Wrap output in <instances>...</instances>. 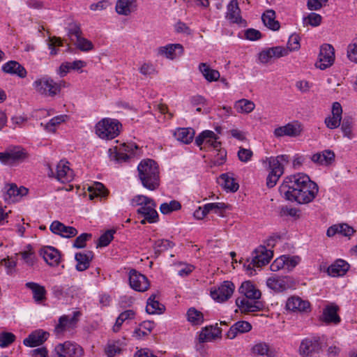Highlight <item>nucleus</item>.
<instances>
[{"mask_svg": "<svg viewBox=\"0 0 357 357\" xmlns=\"http://www.w3.org/2000/svg\"><path fill=\"white\" fill-rule=\"evenodd\" d=\"M25 286L32 291L36 302L39 303L45 299L46 290L43 286L33 282H26Z\"/></svg>", "mask_w": 357, "mask_h": 357, "instance_id": "ea45409f", "label": "nucleus"}, {"mask_svg": "<svg viewBox=\"0 0 357 357\" xmlns=\"http://www.w3.org/2000/svg\"><path fill=\"white\" fill-rule=\"evenodd\" d=\"M266 284L275 291L282 292L294 287L296 282L290 276H278L274 275L267 279Z\"/></svg>", "mask_w": 357, "mask_h": 357, "instance_id": "9d476101", "label": "nucleus"}, {"mask_svg": "<svg viewBox=\"0 0 357 357\" xmlns=\"http://www.w3.org/2000/svg\"><path fill=\"white\" fill-rule=\"evenodd\" d=\"M174 243L167 239H160L155 242L153 245L154 253L156 257L159 256L160 253L173 248Z\"/></svg>", "mask_w": 357, "mask_h": 357, "instance_id": "603ef678", "label": "nucleus"}, {"mask_svg": "<svg viewBox=\"0 0 357 357\" xmlns=\"http://www.w3.org/2000/svg\"><path fill=\"white\" fill-rule=\"evenodd\" d=\"M156 296L152 294L147 300L146 311L149 314H161L165 310V306L155 300Z\"/></svg>", "mask_w": 357, "mask_h": 357, "instance_id": "a18cd8bd", "label": "nucleus"}, {"mask_svg": "<svg viewBox=\"0 0 357 357\" xmlns=\"http://www.w3.org/2000/svg\"><path fill=\"white\" fill-rule=\"evenodd\" d=\"M302 132V123L298 121H293L283 126L276 128L273 131V134L276 137H282L285 136L297 137L301 135Z\"/></svg>", "mask_w": 357, "mask_h": 357, "instance_id": "ddd939ff", "label": "nucleus"}, {"mask_svg": "<svg viewBox=\"0 0 357 357\" xmlns=\"http://www.w3.org/2000/svg\"><path fill=\"white\" fill-rule=\"evenodd\" d=\"M131 204L133 206H139L137 210V213L145 218L148 222L154 223L158 221L156 204L151 198L138 195L132 199Z\"/></svg>", "mask_w": 357, "mask_h": 357, "instance_id": "f03ea898", "label": "nucleus"}, {"mask_svg": "<svg viewBox=\"0 0 357 357\" xmlns=\"http://www.w3.org/2000/svg\"><path fill=\"white\" fill-rule=\"evenodd\" d=\"M355 229L346 223L336 224L328 227L326 235L333 237L337 234L350 238L354 233Z\"/></svg>", "mask_w": 357, "mask_h": 357, "instance_id": "bb28decb", "label": "nucleus"}, {"mask_svg": "<svg viewBox=\"0 0 357 357\" xmlns=\"http://www.w3.org/2000/svg\"><path fill=\"white\" fill-rule=\"evenodd\" d=\"M187 320L194 326L201 325L204 321V315L202 312L197 310L195 307H190L187 311Z\"/></svg>", "mask_w": 357, "mask_h": 357, "instance_id": "09e8293b", "label": "nucleus"}, {"mask_svg": "<svg viewBox=\"0 0 357 357\" xmlns=\"http://www.w3.org/2000/svg\"><path fill=\"white\" fill-rule=\"evenodd\" d=\"M25 153L20 148H16L6 152H0V162L4 165H13L23 159Z\"/></svg>", "mask_w": 357, "mask_h": 357, "instance_id": "b1692460", "label": "nucleus"}, {"mask_svg": "<svg viewBox=\"0 0 357 357\" xmlns=\"http://www.w3.org/2000/svg\"><path fill=\"white\" fill-rule=\"evenodd\" d=\"M114 234V231L108 230L105 232L99 238L98 247H105L107 246L109 243L113 239V235Z\"/></svg>", "mask_w": 357, "mask_h": 357, "instance_id": "e2e57ef3", "label": "nucleus"}, {"mask_svg": "<svg viewBox=\"0 0 357 357\" xmlns=\"http://www.w3.org/2000/svg\"><path fill=\"white\" fill-rule=\"evenodd\" d=\"M124 343L121 340H109L106 344L104 352L107 357H115L122 353Z\"/></svg>", "mask_w": 357, "mask_h": 357, "instance_id": "e433bc0d", "label": "nucleus"}, {"mask_svg": "<svg viewBox=\"0 0 357 357\" xmlns=\"http://www.w3.org/2000/svg\"><path fill=\"white\" fill-rule=\"evenodd\" d=\"M75 43L77 47L83 52L91 50L93 47L92 43L86 38L82 37V35L75 39Z\"/></svg>", "mask_w": 357, "mask_h": 357, "instance_id": "13d9d810", "label": "nucleus"}, {"mask_svg": "<svg viewBox=\"0 0 357 357\" xmlns=\"http://www.w3.org/2000/svg\"><path fill=\"white\" fill-rule=\"evenodd\" d=\"M228 208V205L223 202L208 203L205 204V210L208 213L213 212L220 216H224V212Z\"/></svg>", "mask_w": 357, "mask_h": 357, "instance_id": "8fccbe9b", "label": "nucleus"}, {"mask_svg": "<svg viewBox=\"0 0 357 357\" xmlns=\"http://www.w3.org/2000/svg\"><path fill=\"white\" fill-rule=\"evenodd\" d=\"M281 216H290L296 219L300 217V210L296 208L284 206L280 211Z\"/></svg>", "mask_w": 357, "mask_h": 357, "instance_id": "338daca9", "label": "nucleus"}, {"mask_svg": "<svg viewBox=\"0 0 357 357\" xmlns=\"http://www.w3.org/2000/svg\"><path fill=\"white\" fill-rule=\"evenodd\" d=\"M67 118L66 115H59L54 116L45 126V130L48 132H54L55 127L61 123L64 122Z\"/></svg>", "mask_w": 357, "mask_h": 357, "instance_id": "6e6d98bb", "label": "nucleus"}, {"mask_svg": "<svg viewBox=\"0 0 357 357\" xmlns=\"http://www.w3.org/2000/svg\"><path fill=\"white\" fill-rule=\"evenodd\" d=\"M335 61V50L330 44H324L320 48L319 60L315 66L321 70H325L331 66Z\"/></svg>", "mask_w": 357, "mask_h": 357, "instance_id": "f8f14e48", "label": "nucleus"}, {"mask_svg": "<svg viewBox=\"0 0 357 357\" xmlns=\"http://www.w3.org/2000/svg\"><path fill=\"white\" fill-rule=\"evenodd\" d=\"M137 7V0H118L115 8L118 14L128 16L134 12Z\"/></svg>", "mask_w": 357, "mask_h": 357, "instance_id": "473e14b6", "label": "nucleus"}, {"mask_svg": "<svg viewBox=\"0 0 357 357\" xmlns=\"http://www.w3.org/2000/svg\"><path fill=\"white\" fill-rule=\"evenodd\" d=\"M122 128L121 123L116 119L105 118L96 125V133L101 139H112L116 137Z\"/></svg>", "mask_w": 357, "mask_h": 357, "instance_id": "39448f33", "label": "nucleus"}, {"mask_svg": "<svg viewBox=\"0 0 357 357\" xmlns=\"http://www.w3.org/2000/svg\"><path fill=\"white\" fill-rule=\"evenodd\" d=\"M1 68L5 73L15 75L21 78L26 76V69L15 61H8L2 66Z\"/></svg>", "mask_w": 357, "mask_h": 357, "instance_id": "2f4dec72", "label": "nucleus"}, {"mask_svg": "<svg viewBox=\"0 0 357 357\" xmlns=\"http://www.w3.org/2000/svg\"><path fill=\"white\" fill-rule=\"evenodd\" d=\"M241 10L236 0H231L227 6V18L232 23L244 24L241 16Z\"/></svg>", "mask_w": 357, "mask_h": 357, "instance_id": "c756f323", "label": "nucleus"}, {"mask_svg": "<svg viewBox=\"0 0 357 357\" xmlns=\"http://www.w3.org/2000/svg\"><path fill=\"white\" fill-rule=\"evenodd\" d=\"M138 146L132 142L123 143L108 150L109 160L118 164L127 162L135 155Z\"/></svg>", "mask_w": 357, "mask_h": 357, "instance_id": "423d86ee", "label": "nucleus"}, {"mask_svg": "<svg viewBox=\"0 0 357 357\" xmlns=\"http://www.w3.org/2000/svg\"><path fill=\"white\" fill-rule=\"evenodd\" d=\"M221 185L223 188L229 192H236L239 188V185L235 181V179L229 174H222L220 176Z\"/></svg>", "mask_w": 357, "mask_h": 357, "instance_id": "de8ad7c7", "label": "nucleus"}, {"mask_svg": "<svg viewBox=\"0 0 357 357\" xmlns=\"http://www.w3.org/2000/svg\"><path fill=\"white\" fill-rule=\"evenodd\" d=\"M237 155L239 160L243 162H248L252 157L253 153L250 149L240 147Z\"/></svg>", "mask_w": 357, "mask_h": 357, "instance_id": "774afa93", "label": "nucleus"}, {"mask_svg": "<svg viewBox=\"0 0 357 357\" xmlns=\"http://www.w3.org/2000/svg\"><path fill=\"white\" fill-rule=\"evenodd\" d=\"M54 357H82L84 355L83 349L75 343L65 342L59 344L55 348Z\"/></svg>", "mask_w": 357, "mask_h": 357, "instance_id": "9b49d317", "label": "nucleus"}, {"mask_svg": "<svg viewBox=\"0 0 357 357\" xmlns=\"http://www.w3.org/2000/svg\"><path fill=\"white\" fill-rule=\"evenodd\" d=\"M321 346L319 337H307L302 340L299 347V354L303 357L312 356L319 353Z\"/></svg>", "mask_w": 357, "mask_h": 357, "instance_id": "2eb2a0df", "label": "nucleus"}, {"mask_svg": "<svg viewBox=\"0 0 357 357\" xmlns=\"http://www.w3.org/2000/svg\"><path fill=\"white\" fill-rule=\"evenodd\" d=\"M63 45V42L60 38L52 37L49 38L48 47L50 50V55L54 56L58 53V47Z\"/></svg>", "mask_w": 357, "mask_h": 357, "instance_id": "052dcab7", "label": "nucleus"}, {"mask_svg": "<svg viewBox=\"0 0 357 357\" xmlns=\"http://www.w3.org/2000/svg\"><path fill=\"white\" fill-rule=\"evenodd\" d=\"M321 16L315 13H310L307 17H304L303 22L305 24H310L312 26H317L321 24Z\"/></svg>", "mask_w": 357, "mask_h": 357, "instance_id": "680f3d73", "label": "nucleus"}, {"mask_svg": "<svg viewBox=\"0 0 357 357\" xmlns=\"http://www.w3.org/2000/svg\"><path fill=\"white\" fill-rule=\"evenodd\" d=\"M238 291L243 296L242 298L260 299L261 291L250 282H243L239 287Z\"/></svg>", "mask_w": 357, "mask_h": 357, "instance_id": "cd10ccee", "label": "nucleus"}, {"mask_svg": "<svg viewBox=\"0 0 357 357\" xmlns=\"http://www.w3.org/2000/svg\"><path fill=\"white\" fill-rule=\"evenodd\" d=\"M183 53V47L182 45L168 44L165 46L160 47L158 49V54L169 59H174Z\"/></svg>", "mask_w": 357, "mask_h": 357, "instance_id": "393cba45", "label": "nucleus"}, {"mask_svg": "<svg viewBox=\"0 0 357 357\" xmlns=\"http://www.w3.org/2000/svg\"><path fill=\"white\" fill-rule=\"evenodd\" d=\"M236 304L241 312H255L262 310L264 305L259 299L237 298Z\"/></svg>", "mask_w": 357, "mask_h": 357, "instance_id": "6ab92c4d", "label": "nucleus"}, {"mask_svg": "<svg viewBox=\"0 0 357 357\" xmlns=\"http://www.w3.org/2000/svg\"><path fill=\"white\" fill-rule=\"evenodd\" d=\"M303 187L291 198V202H296L300 204H308L312 202L319 192L316 183L311 181L310 177L305 182Z\"/></svg>", "mask_w": 357, "mask_h": 357, "instance_id": "6e6552de", "label": "nucleus"}, {"mask_svg": "<svg viewBox=\"0 0 357 357\" xmlns=\"http://www.w3.org/2000/svg\"><path fill=\"white\" fill-rule=\"evenodd\" d=\"M286 49L288 50V54L290 52L298 50L300 48L299 37L294 34L289 38Z\"/></svg>", "mask_w": 357, "mask_h": 357, "instance_id": "69168bd1", "label": "nucleus"}, {"mask_svg": "<svg viewBox=\"0 0 357 357\" xmlns=\"http://www.w3.org/2000/svg\"><path fill=\"white\" fill-rule=\"evenodd\" d=\"M338 310V306L334 303L326 305L323 310L322 320L327 324H339L341 319L337 314Z\"/></svg>", "mask_w": 357, "mask_h": 357, "instance_id": "c85d7f7f", "label": "nucleus"}, {"mask_svg": "<svg viewBox=\"0 0 357 357\" xmlns=\"http://www.w3.org/2000/svg\"><path fill=\"white\" fill-rule=\"evenodd\" d=\"M265 166L269 170L266 178V185L268 188H271L276 185L279 178L284 174V172L275 167H268V164L265 165Z\"/></svg>", "mask_w": 357, "mask_h": 357, "instance_id": "79ce46f5", "label": "nucleus"}, {"mask_svg": "<svg viewBox=\"0 0 357 357\" xmlns=\"http://www.w3.org/2000/svg\"><path fill=\"white\" fill-rule=\"evenodd\" d=\"M218 139V137L214 132L206 130L196 137L195 144L197 146H200L201 149H202V145H204V147H213L215 149H218L220 147L221 144Z\"/></svg>", "mask_w": 357, "mask_h": 357, "instance_id": "f3484780", "label": "nucleus"}, {"mask_svg": "<svg viewBox=\"0 0 357 357\" xmlns=\"http://www.w3.org/2000/svg\"><path fill=\"white\" fill-rule=\"evenodd\" d=\"M50 229L54 234L63 238H72L77 234V230L75 227L66 226L64 224L57 220L52 222Z\"/></svg>", "mask_w": 357, "mask_h": 357, "instance_id": "4be33fe9", "label": "nucleus"}, {"mask_svg": "<svg viewBox=\"0 0 357 357\" xmlns=\"http://www.w3.org/2000/svg\"><path fill=\"white\" fill-rule=\"evenodd\" d=\"M93 258L92 251H85L84 252H77L75 254V260L77 261L76 269L78 271L86 270L90 265V262Z\"/></svg>", "mask_w": 357, "mask_h": 357, "instance_id": "c9c22d12", "label": "nucleus"}, {"mask_svg": "<svg viewBox=\"0 0 357 357\" xmlns=\"http://www.w3.org/2000/svg\"><path fill=\"white\" fill-rule=\"evenodd\" d=\"M275 12L272 9L266 10L261 16L264 24L273 31L280 29V25L278 20H275Z\"/></svg>", "mask_w": 357, "mask_h": 357, "instance_id": "4c0bfd02", "label": "nucleus"}, {"mask_svg": "<svg viewBox=\"0 0 357 357\" xmlns=\"http://www.w3.org/2000/svg\"><path fill=\"white\" fill-rule=\"evenodd\" d=\"M16 336L10 332L0 333V347L5 348L15 342Z\"/></svg>", "mask_w": 357, "mask_h": 357, "instance_id": "5fc2aeb1", "label": "nucleus"}, {"mask_svg": "<svg viewBox=\"0 0 357 357\" xmlns=\"http://www.w3.org/2000/svg\"><path fill=\"white\" fill-rule=\"evenodd\" d=\"M174 136L178 141L188 144L194 138L195 130L191 128H179L175 131Z\"/></svg>", "mask_w": 357, "mask_h": 357, "instance_id": "58836bf2", "label": "nucleus"}, {"mask_svg": "<svg viewBox=\"0 0 357 357\" xmlns=\"http://www.w3.org/2000/svg\"><path fill=\"white\" fill-rule=\"evenodd\" d=\"M27 192L28 190L24 187L18 188L14 183L8 184L4 188L3 199L8 203L15 202Z\"/></svg>", "mask_w": 357, "mask_h": 357, "instance_id": "aec40b11", "label": "nucleus"}, {"mask_svg": "<svg viewBox=\"0 0 357 357\" xmlns=\"http://www.w3.org/2000/svg\"><path fill=\"white\" fill-rule=\"evenodd\" d=\"M286 309L294 312H307L310 311V304L307 301L293 296L287 299Z\"/></svg>", "mask_w": 357, "mask_h": 357, "instance_id": "412c9836", "label": "nucleus"}, {"mask_svg": "<svg viewBox=\"0 0 357 357\" xmlns=\"http://www.w3.org/2000/svg\"><path fill=\"white\" fill-rule=\"evenodd\" d=\"M181 208L180 202L176 200H172L169 202L162 203L160 206V211L162 214H169L173 211L179 210Z\"/></svg>", "mask_w": 357, "mask_h": 357, "instance_id": "864d4df0", "label": "nucleus"}, {"mask_svg": "<svg viewBox=\"0 0 357 357\" xmlns=\"http://www.w3.org/2000/svg\"><path fill=\"white\" fill-rule=\"evenodd\" d=\"M91 234L83 233L78 236L74 241L73 247L83 248L86 246V242L91 238Z\"/></svg>", "mask_w": 357, "mask_h": 357, "instance_id": "0e129e2a", "label": "nucleus"}, {"mask_svg": "<svg viewBox=\"0 0 357 357\" xmlns=\"http://www.w3.org/2000/svg\"><path fill=\"white\" fill-rule=\"evenodd\" d=\"M349 266L346 261L337 259L328 268L327 272L332 277L342 276L349 271Z\"/></svg>", "mask_w": 357, "mask_h": 357, "instance_id": "72a5a7b5", "label": "nucleus"}, {"mask_svg": "<svg viewBox=\"0 0 357 357\" xmlns=\"http://www.w3.org/2000/svg\"><path fill=\"white\" fill-rule=\"evenodd\" d=\"M273 256V251L266 248L264 245H260L252 253L251 259H248L244 264V267L249 274L252 275L255 268H261L268 264Z\"/></svg>", "mask_w": 357, "mask_h": 357, "instance_id": "20e7f679", "label": "nucleus"}, {"mask_svg": "<svg viewBox=\"0 0 357 357\" xmlns=\"http://www.w3.org/2000/svg\"><path fill=\"white\" fill-rule=\"evenodd\" d=\"M199 70L204 77L209 82L217 81L220 77L218 70L211 69L206 63H201L199 65Z\"/></svg>", "mask_w": 357, "mask_h": 357, "instance_id": "a19ab883", "label": "nucleus"}, {"mask_svg": "<svg viewBox=\"0 0 357 357\" xmlns=\"http://www.w3.org/2000/svg\"><path fill=\"white\" fill-rule=\"evenodd\" d=\"M311 160L317 165L327 166L335 160V153L330 150L314 153L310 157Z\"/></svg>", "mask_w": 357, "mask_h": 357, "instance_id": "f704fd0d", "label": "nucleus"}, {"mask_svg": "<svg viewBox=\"0 0 357 357\" xmlns=\"http://www.w3.org/2000/svg\"><path fill=\"white\" fill-rule=\"evenodd\" d=\"M47 167L48 169V176L50 178H54L61 183H69L74 178L73 171L70 168L69 162L66 160H61L58 162L55 172L50 164H47Z\"/></svg>", "mask_w": 357, "mask_h": 357, "instance_id": "1a4fd4ad", "label": "nucleus"}, {"mask_svg": "<svg viewBox=\"0 0 357 357\" xmlns=\"http://www.w3.org/2000/svg\"><path fill=\"white\" fill-rule=\"evenodd\" d=\"M251 352L255 356H271L269 346L264 342L256 343L251 349Z\"/></svg>", "mask_w": 357, "mask_h": 357, "instance_id": "3c124183", "label": "nucleus"}, {"mask_svg": "<svg viewBox=\"0 0 357 357\" xmlns=\"http://www.w3.org/2000/svg\"><path fill=\"white\" fill-rule=\"evenodd\" d=\"M289 162V156L287 155H280L277 157H267L263 160L264 165L268 164V167H275L280 170L284 171V164Z\"/></svg>", "mask_w": 357, "mask_h": 357, "instance_id": "c03bdc74", "label": "nucleus"}, {"mask_svg": "<svg viewBox=\"0 0 357 357\" xmlns=\"http://www.w3.org/2000/svg\"><path fill=\"white\" fill-rule=\"evenodd\" d=\"M283 259L284 261V268L288 271H291L301 261V258L298 256L283 255Z\"/></svg>", "mask_w": 357, "mask_h": 357, "instance_id": "bf43d9fd", "label": "nucleus"}, {"mask_svg": "<svg viewBox=\"0 0 357 357\" xmlns=\"http://www.w3.org/2000/svg\"><path fill=\"white\" fill-rule=\"evenodd\" d=\"M135 312L132 310H127L121 312L117 317L114 325L113 326L112 331L114 333H118L124 322H128L135 318Z\"/></svg>", "mask_w": 357, "mask_h": 357, "instance_id": "37998d69", "label": "nucleus"}, {"mask_svg": "<svg viewBox=\"0 0 357 357\" xmlns=\"http://www.w3.org/2000/svg\"><path fill=\"white\" fill-rule=\"evenodd\" d=\"M40 254L50 266H56L60 261L59 252L53 247L47 246L42 248Z\"/></svg>", "mask_w": 357, "mask_h": 357, "instance_id": "7c9ffc66", "label": "nucleus"}, {"mask_svg": "<svg viewBox=\"0 0 357 357\" xmlns=\"http://www.w3.org/2000/svg\"><path fill=\"white\" fill-rule=\"evenodd\" d=\"M65 84L64 81L56 82L50 77H44L36 79L33 86L40 94L47 97H54L60 93L63 87H65Z\"/></svg>", "mask_w": 357, "mask_h": 357, "instance_id": "0eeeda50", "label": "nucleus"}, {"mask_svg": "<svg viewBox=\"0 0 357 357\" xmlns=\"http://www.w3.org/2000/svg\"><path fill=\"white\" fill-rule=\"evenodd\" d=\"M81 313L79 311H75L73 315H63L59 319V323L56 325L54 333L56 335H62L66 331L73 329L75 327Z\"/></svg>", "mask_w": 357, "mask_h": 357, "instance_id": "4468645a", "label": "nucleus"}, {"mask_svg": "<svg viewBox=\"0 0 357 357\" xmlns=\"http://www.w3.org/2000/svg\"><path fill=\"white\" fill-rule=\"evenodd\" d=\"M129 282L131 288L137 291H145L150 285L147 278L134 269L129 273Z\"/></svg>", "mask_w": 357, "mask_h": 357, "instance_id": "a211bd4d", "label": "nucleus"}, {"mask_svg": "<svg viewBox=\"0 0 357 357\" xmlns=\"http://www.w3.org/2000/svg\"><path fill=\"white\" fill-rule=\"evenodd\" d=\"M222 331L217 326H206L199 335V342L200 343L211 342L221 336Z\"/></svg>", "mask_w": 357, "mask_h": 357, "instance_id": "a878e982", "label": "nucleus"}, {"mask_svg": "<svg viewBox=\"0 0 357 357\" xmlns=\"http://www.w3.org/2000/svg\"><path fill=\"white\" fill-rule=\"evenodd\" d=\"M49 333L43 330H36L23 340V344L29 347H35L43 344L48 338Z\"/></svg>", "mask_w": 357, "mask_h": 357, "instance_id": "5701e85b", "label": "nucleus"}, {"mask_svg": "<svg viewBox=\"0 0 357 357\" xmlns=\"http://www.w3.org/2000/svg\"><path fill=\"white\" fill-rule=\"evenodd\" d=\"M137 171L139 178L144 188L149 190H155L159 187V167L153 160H142L137 166Z\"/></svg>", "mask_w": 357, "mask_h": 357, "instance_id": "f257e3e1", "label": "nucleus"}, {"mask_svg": "<svg viewBox=\"0 0 357 357\" xmlns=\"http://www.w3.org/2000/svg\"><path fill=\"white\" fill-rule=\"evenodd\" d=\"M309 176L303 173L287 176L280 187V191L286 199L291 201L303 186Z\"/></svg>", "mask_w": 357, "mask_h": 357, "instance_id": "7ed1b4c3", "label": "nucleus"}, {"mask_svg": "<svg viewBox=\"0 0 357 357\" xmlns=\"http://www.w3.org/2000/svg\"><path fill=\"white\" fill-rule=\"evenodd\" d=\"M347 55L351 61L357 63V37L348 45Z\"/></svg>", "mask_w": 357, "mask_h": 357, "instance_id": "4d7b16f0", "label": "nucleus"}, {"mask_svg": "<svg viewBox=\"0 0 357 357\" xmlns=\"http://www.w3.org/2000/svg\"><path fill=\"white\" fill-rule=\"evenodd\" d=\"M235 287L230 281H224L217 289L211 291V297L218 301L224 302L233 294Z\"/></svg>", "mask_w": 357, "mask_h": 357, "instance_id": "dca6fc26", "label": "nucleus"}, {"mask_svg": "<svg viewBox=\"0 0 357 357\" xmlns=\"http://www.w3.org/2000/svg\"><path fill=\"white\" fill-rule=\"evenodd\" d=\"M255 108V103L248 99H241L234 104V109L241 114H249Z\"/></svg>", "mask_w": 357, "mask_h": 357, "instance_id": "49530a36", "label": "nucleus"}]
</instances>
